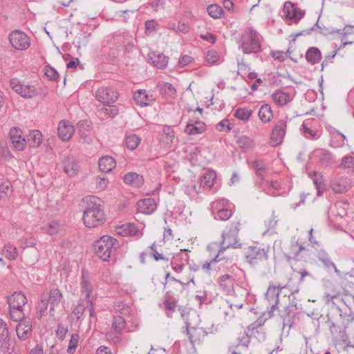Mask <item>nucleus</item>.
<instances>
[{"mask_svg": "<svg viewBox=\"0 0 354 354\" xmlns=\"http://www.w3.org/2000/svg\"><path fill=\"white\" fill-rule=\"evenodd\" d=\"M86 207L84 211L83 221L86 227H95L102 224L105 220V214L100 200L95 196L86 198Z\"/></svg>", "mask_w": 354, "mask_h": 354, "instance_id": "f257e3e1", "label": "nucleus"}, {"mask_svg": "<svg viewBox=\"0 0 354 354\" xmlns=\"http://www.w3.org/2000/svg\"><path fill=\"white\" fill-rule=\"evenodd\" d=\"M262 37L251 27H248L239 41V48L244 54H258L262 51Z\"/></svg>", "mask_w": 354, "mask_h": 354, "instance_id": "f03ea898", "label": "nucleus"}, {"mask_svg": "<svg viewBox=\"0 0 354 354\" xmlns=\"http://www.w3.org/2000/svg\"><path fill=\"white\" fill-rule=\"evenodd\" d=\"M269 247L262 246L258 243L250 245L245 252L246 261L253 268L267 264Z\"/></svg>", "mask_w": 354, "mask_h": 354, "instance_id": "7ed1b4c3", "label": "nucleus"}, {"mask_svg": "<svg viewBox=\"0 0 354 354\" xmlns=\"http://www.w3.org/2000/svg\"><path fill=\"white\" fill-rule=\"evenodd\" d=\"M118 245V240L108 235L101 236L93 245L95 253L103 261H108Z\"/></svg>", "mask_w": 354, "mask_h": 354, "instance_id": "20e7f679", "label": "nucleus"}, {"mask_svg": "<svg viewBox=\"0 0 354 354\" xmlns=\"http://www.w3.org/2000/svg\"><path fill=\"white\" fill-rule=\"evenodd\" d=\"M240 225L241 223L239 221L232 222L231 224L226 227V230L223 232L220 252H223L225 249L230 247L233 248H241V244L239 243L238 241Z\"/></svg>", "mask_w": 354, "mask_h": 354, "instance_id": "39448f33", "label": "nucleus"}, {"mask_svg": "<svg viewBox=\"0 0 354 354\" xmlns=\"http://www.w3.org/2000/svg\"><path fill=\"white\" fill-rule=\"evenodd\" d=\"M183 333H186L193 346L200 345L207 335V332L204 328L199 326L198 324H194L192 322H187Z\"/></svg>", "mask_w": 354, "mask_h": 354, "instance_id": "423d86ee", "label": "nucleus"}, {"mask_svg": "<svg viewBox=\"0 0 354 354\" xmlns=\"http://www.w3.org/2000/svg\"><path fill=\"white\" fill-rule=\"evenodd\" d=\"M297 304L292 301L283 310L279 311V316L283 319V327L290 328L294 324L299 313Z\"/></svg>", "mask_w": 354, "mask_h": 354, "instance_id": "0eeeda50", "label": "nucleus"}, {"mask_svg": "<svg viewBox=\"0 0 354 354\" xmlns=\"http://www.w3.org/2000/svg\"><path fill=\"white\" fill-rule=\"evenodd\" d=\"M11 45L17 50H26L30 45V39L24 32L16 30L9 35Z\"/></svg>", "mask_w": 354, "mask_h": 354, "instance_id": "6e6552de", "label": "nucleus"}, {"mask_svg": "<svg viewBox=\"0 0 354 354\" xmlns=\"http://www.w3.org/2000/svg\"><path fill=\"white\" fill-rule=\"evenodd\" d=\"M10 85L17 94L24 98H31L36 95V89L32 85L23 84L17 78L10 80Z\"/></svg>", "mask_w": 354, "mask_h": 354, "instance_id": "1a4fd4ad", "label": "nucleus"}, {"mask_svg": "<svg viewBox=\"0 0 354 354\" xmlns=\"http://www.w3.org/2000/svg\"><path fill=\"white\" fill-rule=\"evenodd\" d=\"M118 91L112 87H101L95 94L96 99L104 104L114 103L118 98Z\"/></svg>", "mask_w": 354, "mask_h": 354, "instance_id": "9d476101", "label": "nucleus"}, {"mask_svg": "<svg viewBox=\"0 0 354 354\" xmlns=\"http://www.w3.org/2000/svg\"><path fill=\"white\" fill-rule=\"evenodd\" d=\"M77 133L82 143L91 144L93 142V127L90 121L81 120L77 124Z\"/></svg>", "mask_w": 354, "mask_h": 354, "instance_id": "9b49d317", "label": "nucleus"}, {"mask_svg": "<svg viewBox=\"0 0 354 354\" xmlns=\"http://www.w3.org/2000/svg\"><path fill=\"white\" fill-rule=\"evenodd\" d=\"M283 286H269L267 292L266 293V298L268 299L270 305V310L268 311V317H272L274 315V310L277 308L279 304V296L281 293V289Z\"/></svg>", "mask_w": 354, "mask_h": 354, "instance_id": "f8f14e48", "label": "nucleus"}, {"mask_svg": "<svg viewBox=\"0 0 354 354\" xmlns=\"http://www.w3.org/2000/svg\"><path fill=\"white\" fill-rule=\"evenodd\" d=\"M178 296H175L172 290H167L163 299V309L167 317L171 318L177 308Z\"/></svg>", "mask_w": 354, "mask_h": 354, "instance_id": "ddd939ff", "label": "nucleus"}, {"mask_svg": "<svg viewBox=\"0 0 354 354\" xmlns=\"http://www.w3.org/2000/svg\"><path fill=\"white\" fill-rule=\"evenodd\" d=\"M337 310L339 313L337 317H331L329 314H327V320L326 324L328 326L329 331L333 336H335L337 333H339V330H342L344 326H346L344 323V319L342 317V310L337 307Z\"/></svg>", "mask_w": 354, "mask_h": 354, "instance_id": "4468645a", "label": "nucleus"}, {"mask_svg": "<svg viewBox=\"0 0 354 354\" xmlns=\"http://www.w3.org/2000/svg\"><path fill=\"white\" fill-rule=\"evenodd\" d=\"M286 124L284 120H281L276 123L270 138L273 146H277L282 142L286 131Z\"/></svg>", "mask_w": 354, "mask_h": 354, "instance_id": "2eb2a0df", "label": "nucleus"}, {"mask_svg": "<svg viewBox=\"0 0 354 354\" xmlns=\"http://www.w3.org/2000/svg\"><path fill=\"white\" fill-rule=\"evenodd\" d=\"M75 131V127L68 120H61L58 124L57 133L61 140L68 141Z\"/></svg>", "mask_w": 354, "mask_h": 354, "instance_id": "dca6fc26", "label": "nucleus"}, {"mask_svg": "<svg viewBox=\"0 0 354 354\" xmlns=\"http://www.w3.org/2000/svg\"><path fill=\"white\" fill-rule=\"evenodd\" d=\"M133 99L142 107L151 106L156 100V97L145 89L136 91L133 93Z\"/></svg>", "mask_w": 354, "mask_h": 354, "instance_id": "f3484780", "label": "nucleus"}, {"mask_svg": "<svg viewBox=\"0 0 354 354\" xmlns=\"http://www.w3.org/2000/svg\"><path fill=\"white\" fill-rule=\"evenodd\" d=\"M16 332L19 339H26L32 333V321L30 318L26 317L19 322L16 327Z\"/></svg>", "mask_w": 354, "mask_h": 354, "instance_id": "a211bd4d", "label": "nucleus"}, {"mask_svg": "<svg viewBox=\"0 0 354 354\" xmlns=\"http://www.w3.org/2000/svg\"><path fill=\"white\" fill-rule=\"evenodd\" d=\"M27 298L22 292H15L12 295L8 297V304L9 308H24L27 303Z\"/></svg>", "mask_w": 354, "mask_h": 354, "instance_id": "6ab92c4d", "label": "nucleus"}, {"mask_svg": "<svg viewBox=\"0 0 354 354\" xmlns=\"http://www.w3.org/2000/svg\"><path fill=\"white\" fill-rule=\"evenodd\" d=\"M351 187V183L346 177L336 178L330 183L332 190L337 194L346 192Z\"/></svg>", "mask_w": 354, "mask_h": 354, "instance_id": "aec40b11", "label": "nucleus"}, {"mask_svg": "<svg viewBox=\"0 0 354 354\" xmlns=\"http://www.w3.org/2000/svg\"><path fill=\"white\" fill-rule=\"evenodd\" d=\"M137 205L138 211L146 214L153 213L157 207L155 200L151 198L140 200L138 202Z\"/></svg>", "mask_w": 354, "mask_h": 354, "instance_id": "412c9836", "label": "nucleus"}, {"mask_svg": "<svg viewBox=\"0 0 354 354\" xmlns=\"http://www.w3.org/2000/svg\"><path fill=\"white\" fill-rule=\"evenodd\" d=\"M234 281L235 279L233 276L230 274H223L218 279L221 288L227 295L233 292Z\"/></svg>", "mask_w": 354, "mask_h": 354, "instance_id": "4be33fe9", "label": "nucleus"}, {"mask_svg": "<svg viewBox=\"0 0 354 354\" xmlns=\"http://www.w3.org/2000/svg\"><path fill=\"white\" fill-rule=\"evenodd\" d=\"M328 131L332 136L330 146L332 147H342L345 145L346 136L337 131L332 127H327Z\"/></svg>", "mask_w": 354, "mask_h": 354, "instance_id": "5701e85b", "label": "nucleus"}, {"mask_svg": "<svg viewBox=\"0 0 354 354\" xmlns=\"http://www.w3.org/2000/svg\"><path fill=\"white\" fill-rule=\"evenodd\" d=\"M62 293L58 288H53L50 290L48 297L46 299L50 304V313L53 315L55 308L57 307L62 299Z\"/></svg>", "mask_w": 354, "mask_h": 354, "instance_id": "b1692460", "label": "nucleus"}, {"mask_svg": "<svg viewBox=\"0 0 354 354\" xmlns=\"http://www.w3.org/2000/svg\"><path fill=\"white\" fill-rule=\"evenodd\" d=\"M308 250L303 247L302 245H299L297 242L295 243H292L290 245V251L289 255L287 256V260L290 263H292V261H295V263L300 260L299 254L301 252L305 253Z\"/></svg>", "mask_w": 354, "mask_h": 354, "instance_id": "393cba45", "label": "nucleus"}, {"mask_svg": "<svg viewBox=\"0 0 354 354\" xmlns=\"http://www.w3.org/2000/svg\"><path fill=\"white\" fill-rule=\"evenodd\" d=\"M123 180L126 184L135 187H140L144 183L143 176L135 172H129L125 174Z\"/></svg>", "mask_w": 354, "mask_h": 354, "instance_id": "a878e982", "label": "nucleus"}, {"mask_svg": "<svg viewBox=\"0 0 354 354\" xmlns=\"http://www.w3.org/2000/svg\"><path fill=\"white\" fill-rule=\"evenodd\" d=\"M99 169L102 172H109L116 166L115 160L109 156H103L98 161Z\"/></svg>", "mask_w": 354, "mask_h": 354, "instance_id": "bb28decb", "label": "nucleus"}, {"mask_svg": "<svg viewBox=\"0 0 354 354\" xmlns=\"http://www.w3.org/2000/svg\"><path fill=\"white\" fill-rule=\"evenodd\" d=\"M63 165L64 171L68 176L72 177L77 174L79 169L78 164L73 158H65L63 161Z\"/></svg>", "mask_w": 354, "mask_h": 354, "instance_id": "cd10ccee", "label": "nucleus"}, {"mask_svg": "<svg viewBox=\"0 0 354 354\" xmlns=\"http://www.w3.org/2000/svg\"><path fill=\"white\" fill-rule=\"evenodd\" d=\"M306 61L313 65L320 62L322 53L317 47H310L305 55Z\"/></svg>", "mask_w": 354, "mask_h": 354, "instance_id": "c85d7f7f", "label": "nucleus"}, {"mask_svg": "<svg viewBox=\"0 0 354 354\" xmlns=\"http://www.w3.org/2000/svg\"><path fill=\"white\" fill-rule=\"evenodd\" d=\"M287 4H290L292 8V12L288 11L287 14V17L290 21H294V23L298 24L301 19L303 18L304 16L305 15L306 11L304 10H301L297 7H295V4L292 3V2H286L285 6Z\"/></svg>", "mask_w": 354, "mask_h": 354, "instance_id": "c756f323", "label": "nucleus"}, {"mask_svg": "<svg viewBox=\"0 0 354 354\" xmlns=\"http://www.w3.org/2000/svg\"><path fill=\"white\" fill-rule=\"evenodd\" d=\"M42 135L38 130L31 131L27 136L26 143L30 147H39L41 143Z\"/></svg>", "mask_w": 354, "mask_h": 354, "instance_id": "7c9ffc66", "label": "nucleus"}, {"mask_svg": "<svg viewBox=\"0 0 354 354\" xmlns=\"http://www.w3.org/2000/svg\"><path fill=\"white\" fill-rule=\"evenodd\" d=\"M254 326L249 325L247 326V330L252 338H256L259 342H263L266 339L267 335L263 328L254 327Z\"/></svg>", "mask_w": 354, "mask_h": 354, "instance_id": "2f4dec72", "label": "nucleus"}, {"mask_svg": "<svg viewBox=\"0 0 354 354\" xmlns=\"http://www.w3.org/2000/svg\"><path fill=\"white\" fill-rule=\"evenodd\" d=\"M272 99L276 104L281 106L286 105L290 100V96L288 93L277 90L272 93Z\"/></svg>", "mask_w": 354, "mask_h": 354, "instance_id": "473e14b6", "label": "nucleus"}, {"mask_svg": "<svg viewBox=\"0 0 354 354\" xmlns=\"http://www.w3.org/2000/svg\"><path fill=\"white\" fill-rule=\"evenodd\" d=\"M319 162L322 166L327 167L335 163L333 156L328 150L324 149H319Z\"/></svg>", "mask_w": 354, "mask_h": 354, "instance_id": "72a5a7b5", "label": "nucleus"}, {"mask_svg": "<svg viewBox=\"0 0 354 354\" xmlns=\"http://www.w3.org/2000/svg\"><path fill=\"white\" fill-rule=\"evenodd\" d=\"M88 272L83 270L82 271V292L84 295L86 299L90 300V295L92 292V286L88 280Z\"/></svg>", "mask_w": 354, "mask_h": 354, "instance_id": "f704fd0d", "label": "nucleus"}, {"mask_svg": "<svg viewBox=\"0 0 354 354\" xmlns=\"http://www.w3.org/2000/svg\"><path fill=\"white\" fill-rule=\"evenodd\" d=\"M317 257L327 269L333 268L335 272H337L335 264L333 262L330 256L325 250H320L317 252Z\"/></svg>", "mask_w": 354, "mask_h": 354, "instance_id": "c9c22d12", "label": "nucleus"}, {"mask_svg": "<svg viewBox=\"0 0 354 354\" xmlns=\"http://www.w3.org/2000/svg\"><path fill=\"white\" fill-rule=\"evenodd\" d=\"M137 232L138 229L133 223L123 224L117 228V233L122 236H134Z\"/></svg>", "mask_w": 354, "mask_h": 354, "instance_id": "e433bc0d", "label": "nucleus"}, {"mask_svg": "<svg viewBox=\"0 0 354 354\" xmlns=\"http://www.w3.org/2000/svg\"><path fill=\"white\" fill-rule=\"evenodd\" d=\"M160 93L166 97H174L176 96V91L174 86L167 82H162L159 84Z\"/></svg>", "mask_w": 354, "mask_h": 354, "instance_id": "4c0bfd02", "label": "nucleus"}, {"mask_svg": "<svg viewBox=\"0 0 354 354\" xmlns=\"http://www.w3.org/2000/svg\"><path fill=\"white\" fill-rule=\"evenodd\" d=\"M152 64L158 68H165L168 64V57L165 56L162 53L153 54L151 57Z\"/></svg>", "mask_w": 354, "mask_h": 354, "instance_id": "58836bf2", "label": "nucleus"}, {"mask_svg": "<svg viewBox=\"0 0 354 354\" xmlns=\"http://www.w3.org/2000/svg\"><path fill=\"white\" fill-rule=\"evenodd\" d=\"M258 115L260 120L264 123L270 122L273 117L271 107L268 104L261 106Z\"/></svg>", "mask_w": 354, "mask_h": 354, "instance_id": "ea45409f", "label": "nucleus"}, {"mask_svg": "<svg viewBox=\"0 0 354 354\" xmlns=\"http://www.w3.org/2000/svg\"><path fill=\"white\" fill-rule=\"evenodd\" d=\"M178 310L180 313V315L185 322V326H187V322H192L194 319H198V315L195 313L190 315L191 308L187 306H178Z\"/></svg>", "mask_w": 354, "mask_h": 354, "instance_id": "a19ab883", "label": "nucleus"}, {"mask_svg": "<svg viewBox=\"0 0 354 354\" xmlns=\"http://www.w3.org/2000/svg\"><path fill=\"white\" fill-rule=\"evenodd\" d=\"M189 255L187 250H180L179 252L173 254L170 264L186 263L189 262Z\"/></svg>", "mask_w": 354, "mask_h": 354, "instance_id": "79ce46f5", "label": "nucleus"}, {"mask_svg": "<svg viewBox=\"0 0 354 354\" xmlns=\"http://www.w3.org/2000/svg\"><path fill=\"white\" fill-rule=\"evenodd\" d=\"M12 192L11 183L6 179H0V198H7Z\"/></svg>", "mask_w": 354, "mask_h": 354, "instance_id": "37998d69", "label": "nucleus"}, {"mask_svg": "<svg viewBox=\"0 0 354 354\" xmlns=\"http://www.w3.org/2000/svg\"><path fill=\"white\" fill-rule=\"evenodd\" d=\"M252 337L250 335L247 328L244 330L243 333L237 338L238 342L235 346H238L240 348L248 349L251 342Z\"/></svg>", "mask_w": 354, "mask_h": 354, "instance_id": "c03bdc74", "label": "nucleus"}, {"mask_svg": "<svg viewBox=\"0 0 354 354\" xmlns=\"http://www.w3.org/2000/svg\"><path fill=\"white\" fill-rule=\"evenodd\" d=\"M236 144L239 148H241L245 151L252 149L254 147L253 140L245 136L239 137L236 140Z\"/></svg>", "mask_w": 354, "mask_h": 354, "instance_id": "a18cd8bd", "label": "nucleus"}, {"mask_svg": "<svg viewBox=\"0 0 354 354\" xmlns=\"http://www.w3.org/2000/svg\"><path fill=\"white\" fill-rule=\"evenodd\" d=\"M141 139L139 136L132 134L126 136L124 140V144L127 149L130 150L136 149L139 144L140 143Z\"/></svg>", "mask_w": 354, "mask_h": 354, "instance_id": "49530a36", "label": "nucleus"}, {"mask_svg": "<svg viewBox=\"0 0 354 354\" xmlns=\"http://www.w3.org/2000/svg\"><path fill=\"white\" fill-rule=\"evenodd\" d=\"M313 180L317 190V196H322L326 189V185L324 182L322 175L317 172H314V178H313Z\"/></svg>", "mask_w": 354, "mask_h": 354, "instance_id": "de8ad7c7", "label": "nucleus"}, {"mask_svg": "<svg viewBox=\"0 0 354 354\" xmlns=\"http://www.w3.org/2000/svg\"><path fill=\"white\" fill-rule=\"evenodd\" d=\"M216 175L213 172H207L201 179V184L203 187L211 189L214 185Z\"/></svg>", "mask_w": 354, "mask_h": 354, "instance_id": "09e8293b", "label": "nucleus"}, {"mask_svg": "<svg viewBox=\"0 0 354 354\" xmlns=\"http://www.w3.org/2000/svg\"><path fill=\"white\" fill-rule=\"evenodd\" d=\"M9 316L12 321L18 322L27 317H25L24 308H9Z\"/></svg>", "mask_w": 354, "mask_h": 354, "instance_id": "8fccbe9b", "label": "nucleus"}, {"mask_svg": "<svg viewBox=\"0 0 354 354\" xmlns=\"http://www.w3.org/2000/svg\"><path fill=\"white\" fill-rule=\"evenodd\" d=\"M85 311V306L82 304H78L75 306L71 313V317L72 319H75L77 322H82L83 320V315Z\"/></svg>", "mask_w": 354, "mask_h": 354, "instance_id": "3c124183", "label": "nucleus"}, {"mask_svg": "<svg viewBox=\"0 0 354 354\" xmlns=\"http://www.w3.org/2000/svg\"><path fill=\"white\" fill-rule=\"evenodd\" d=\"M125 326L126 321L122 316L118 315L113 317L112 327L116 333H121Z\"/></svg>", "mask_w": 354, "mask_h": 354, "instance_id": "603ef678", "label": "nucleus"}, {"mask_svg": "<svg viewBox=\"0 0 354 354\" xmlns=\"http://www.w3.org/2000/svg\"><path fill=\"white\" fill-rule=\"evenodd\" d=\"M209 15L214 19L221 18L223 10V8L217 4H212L207 8Z\"/></svg>", "mask_w": 354, "mask_h": 354, "instance_id": "864d4df0", "label": "nucleus"}, {"mask_svg": "<svg viewBox=\"0 0 354 354\" xmlns=\"http://www.w3.org/2000/svg\"><path fill=\"white\" fill-rule=\"evenodd\" d=\"M252 113V111L247 108H238L236 109L234 116L239 120L245 121L250 118Z\"/></svg>", "mask_w": 354, "mask_h": 354, "instance_id": "5fc2aeb1", "label": "nucleus"}, {"mask_svg": "<svg viewBox=\"0 0 354 354\" xmlns=\"http://www.w3.org/2000/svg\"><path fill=\"white\" fill-rule=\"evenodd\" d=\"M304 136L308 139L317 140L320 137L319 133L316 130H312L304 122L301 125Z\"/></svg>", "mask_w": 354, "mask_h": 354, "instance_id": "6e6d98bb", "label": "nucleus"}, {"mask_svg": "<svg viewBox=\"0 0 354 354\" xmlns=\"http://www.w3.org/2000/svg\"><path fill=\"white\" fill-rule=\"evenodd\" d=\"M5 257L10 260H15L18 257V252L16 247L11 244L5 245L4 249Z\"/></svg>", "mask_w": 354, "mask_h": 354, "instance_id": "4d7b16f0", "label": "nucleus"}, {"mask_svg": "<svg viewBox=\"0 0 354 354\" xmlns=\"http://www.w3.org/2000/svg\"><path fill=\"white\" fill-rule=\"evenodd\" d=\"M206 129H203L201 127H198V126H195L192 124V123H188L187 124L185 128V132L190 136H195L198 134L203 133L205 132Z\"/></svg>", "mask_w": 354, "mask_h": 354, "instance_id": "13d9d810", "label": "nucleus"}, {"mask_svg": "<svg viewBox=\"0 0 354 354\" xmlns=\"http://www.w3.org/2000/svg\"><path fill=\"white\" fill-rule=\"evenodd\" d=\"M80 339V335L77 333H73L71 335L69 345L67 348V352L69 354H73L76 348L77 347L78 342Z\"/></svg>", "mask_w": 354, "mask_h": 354, "instance_id": "bf43d9fd", "label": "nucleus"}, {"mask_svg": "<svg viewBox=\"0 0 354 354\" xmlns=\"http://www.w3.org/2000/svg\"><path fill=\"white\" fill-rule=\"evenodd\" d=\"M68 332V326L63 323H59L56 330V337L60 340L63 341Z\"/></svg>", "mask_w": 354, "mask_h": 354, "instance_id": "052dcab7", "label": "nucleus"}, {"mask_svg": "<svg viewBox=\"0 0 354 354\" xmlns=\"http://www.w3.org/2000/svg\"><path fill=\"white\" fill-rule=\"evenodd\" d=\"M232 215L231 209L227 208H221L218 209L215 218L221 221H226L229 219Z\"/></svg>", "mask_w": 354, "mask_h": 354, "instance_id": "680f3d73", "label": "nucleus"}, {"mask_svg": "<svg viewBox=\"0 0 354 354\" xmlns=\"http://www.w3.org/2000/svg\"><path fill=\"white\" fill-rule=\"evenodd\" d=\"M48 302L47 301L46 299L42 297L41 299V301L39 303L38 306L37 308V317L38 319H41L44 316L46 310L48 308Z\"/></svg>", "mask_w": 354, "mask_h": 354, "instance_id": "e2e57ef3", "label": "nucleus"}, {"mask_svg": "<svg viewBox=\"0 0 354 354\" xmlns=\"http://www.w3.org/2000/svg\"><path fill=\"white\" fill-rule=\"evenodd\" d=\"M101 113H103L104 115L110 117V118H114L118 114V109L116 106H106L105 107H103L101 110Z\"/></svg>", "mask_w": 354, "mask_h": 354, "instance_id": "0e129e2a", "label": "nucleus"}, {"mask_svg": "<svg viewBox=\"0 0 354 354\" xmlns=\"http://www.w3.org/2000/svg\"><path fill=\"white\" fill-rule=\"evenodd\" d=\"M176 282H179V279L171 277L170 272H167L165 275V282L164 283V288L168 290H172L174 288Z\"/></svg>", "mask_w": 354, "mask_h": 354, "instance_id": "69168bd1", "label": "nucleus"}, {"mask_svg": "<svg viewBox=\"0 0 354 354\" xmlns=\"http://www.w3.org/2000/svg\"><path fill=\"white\" fill-rule=\"evenodd\" d=\"M149 248L151 250V255L154 258V259L158 261L159 260H162L165 261H169V258L165 257L162 254L158 252V250H156V242L153 243L150 246Z\"/></svg>", "mask_w": 354, "mask_h": 354, "instance_id": "338daca9", "label": "nucleus"}, {"mask_svg": "<svg viewBox=\"0 0 354 354\" xmlns=\"http://www.w3.org/2000/svg\"><path fill=\"white\" fill-rule=\"evenodd\" d=\"M45 75L50 81H55L59 77L57 71L50 66H46Z\"/></svg>", "mask_w": 354, "mask_h": 354, "instance_id": "774afa93", "label": "nucleus"}]
</instances>
